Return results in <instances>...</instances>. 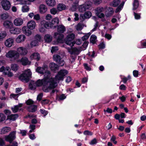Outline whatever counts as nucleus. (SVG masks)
<instances>
[{
  "label": "nucleus",
  "mask_w": 146,
  "mask_h": 146,
  "mask_svg": "<svg viewBox=\"0 0 146 146\" xmlns=\"http://www.w3.org/2000/svg\"><path fill=\"white\" fill-rule=\"evenodd\" d=\"M57 30L58 32L62 33L65 31L66 29L64 26L62 25H60L58 27Z\"/></svg>",
  "instance_id": "7c9ffc66"
},
{
  "label": "nucleus",
  "mask_w": 146,
  "mask_h": 146,
  "mask_svg": "<svg viewBox=\"0 0 146 146\" xmlns=\"http://www.w3.org/2000/svg\"><path fill=\"white\" fill-rule=\"evenodd\" d=\"M91 35L90 33L86 34L84 36L82 37V39L83 41H84L87 39Z\"/></svg>",
  "instance_id": "09e8293b"
},
{
  "label": "nucleus",
  "mask_w": 146,
  "mask_h": 146,
  "mask_svg": "<svg viewBox=\"0 0 146 146\" xmlns=\"http://www.w3.org/2000/svg\"><path fill=\"white\" fill-rule=\"evenodd\" d=\"M96 13V15L99 17L101 19H102V21H105V19L104 18L105 15L104 14L102 13Z\"/></svg>",
  "instance_id": "ea45409f"
},
{
  "label": "nucleus",
  "mask_w": 146,
  "mask_h": 146,
  "mask_svg": "<svg viewBox=\"0 0 146 146\" xmlns=\"http://www.w3.org/2000/svg\"><path fill=\"white\" fill-rule=\"evenodd\" d=\"M45 27H44L43 26H42L40 25V27L39 29V31H40L41 33H43L44 32L45 29Z\"/></svg>",
  "instance_id": "0e129e2a"
},
{
  "label": "nucleus",
  "mask_w": 146,
  "mask_h": 146,
  "mask_svg": "<svg viewBox=\"0 0 146 146\" xmlns=\"http://www.w3.org/2000/svg\"><path fill=\"white\" fill-rule=\"evenodd\" d=\"M21 10L23 13L27 12L29 11V6L27 5H24L22 7Z\"/></svg>",
  "instance_id": "e433bc0d"
},
{
  "label": "nucleus",
  "mask_w": 146,
  "mask_h": 146,
  "mask_svg": "<svg viewBox=\"0 0 146 146\" xmlns=\"http://www.w3.org/2000/svg\"><path fill=\"white\" fill-rule=\"evenodd\" d=\"M47 4L50 6H54L56 4V1L55 0H46Z\"/></svg>",
  "instance_id": "473e14b6"
},
{
  "label": "nucleus",
  "mask_w": 146,
  "mask_h": 146,
  "mask_svg": "<svg viewBox=\"0 0 146 146\" xmlns=\"http://www.w3.org/2000/svg\"><path fill=\"white\" fill-rule=\"evenodd\" d=\"M51 15L50 14H48L45 16V19L48 21L52 19Z\"/></svg>",
  "instance_id": "4d7b16f0"
},
{
  "label": "nucleus",
  "mask_w": 146,
  "mask_h": 146,
  "mask_svg": "<svg viewBox=\"0 0 146 146\" xmlns=\"http://www.w3.org/2000/svg\"><path fill=\"white\" fill-rule=\"evenodd\" d=\"M116 139V137L114 135H113L111 138V140L112 141L113 143L115 144H116L117 143V142L115 141Z\"/></svg>",
  "instance_id": "338daca9"
},
{
  "label": "nucleus",
  "mask_w": 146,
  "mask_h": 146,
  "mask_svg": "<svg viewBox=\"0 0 146 146\" xmlns=\"http://www.w3.org/2000/svg\"><path fill=\"white\" fill-rule=\"evenodd\" d=\"M33 19L34 20L36 21H39L40 19V15L38 14L35 15Z\"/></svg>",
  "instance_id": "603ef678"
},
{
  "label": "nucleus",
  "mask_w": 146,
  "mask_h": 146,
  "mask_svg": "<svg viewBox=\"0 0 146 146\" xmlns=\"http://www.w3.org/2000/svg\"><path fill=\"white\" fill-rule=\"evenodd\" d=\"M16 51L18 58L19 57L20 55L25 56L28 52V51L27 48L23 46H20L17 48Z\"/></svg>",
  "instance_id": "39448f33"
},
{
  "label": "nucleus",
  "mask_w": 146,
  "mask_h": 146,
  "mask_svg": "<svg viewBox=\"0 0 146 146\" xmlns=\"http://www.w3.org/2000/svg\"><path fill=\"white\" fill-rule=\"evenodd\" d=\"M43 96V94L42 93H40L39 94L37 97V100L38 101H40L42 98Z\"/></svg>",
  "instance_id": "774afa93"
},
{
  "label": "nucleus",
  "mask_w": 146,
  "mask_h": 146,
  "mask_svg": "<svg viewBox=\"0 0 146 146\" xmlns=\"http://www.w3.org/2000/svg\"><path fill=\"white\" fill-rule=\"evenodd\" d=\"M84 133L85 135H92V133L88 131H85L84 132Z\"/></svg>",
  "instance_id": "680f3d73"
},
{
  "label": "nucleus",
  "mask_w": 146,
  "mask_h": 146,
  "mask_svg": "<svg viewBox=\"0 0 146 146\" xmlns=\"http://www.w3.org/2000/svg\"><path fill=\"white\" fill-rule=\"evenodd\" d=\"M40 25L46 28H48L50 26L49 23L44 20L41 21Z\"/></svg>",
  "instance_id": "72a5a7b5"
},
{
  "label": "nucleus",
  "mask_w": 146,
  "mask_h": 146,
  "mask_svg": "<svg viewBox=\"0 0 146 146\" xmlns=\"http://www.w3.org/2000/svg\"><path fill=\"white\" fill-rule=\"evenodd\" d=\"M11 68L13 70L16 71L19 69V66L16 64H13L11 65Z\"/></svg>",
  "instance_id": "49530a36"
},
{
  "label": "nucleus",
  "mask_w": 146,
  "mask_h": 146,
  "mask_svg": "<svg viewBox=\"0 0 146 146\" xmlns=\"http://www.w3.org/2000/svg\"><path fill=\"white\" fill-rule=\"evenodd\" d=\"M58 50V47L57 46H52L51 50V52L52 53L55 52Z\"/></svg>",
  "instance_id": "052dcab7"
},
{
  "label": "nucleus",
  "mask_w": 146,
  "mask_h": 146,
  "mask_svg": "<svg viewBox=\"0 0 146 146\" xmlns=\"http://www.w3.org/2000/svg\"><path fill=\"white\" fill-rule=\"evenodd\" d=\"M10 69L9 67H7L5 68L3 66L0 68V71L3 72V73L6 75H7L9 77H11L13 76V74L10 71Z\"/></svg>",
  "instance_id": "1a4fd4ad"
},
{
  "label": "nucleus",
  "mask_w": 146,
  "mask_h": 146,
  "mask_svg": "<svg viewBox=\"0 0 146 146\" xmlns=\"http://www.w3.org/2000/svg\"><path fill=\"white\" fill-rule=\"evenodd\" d=\"M36 71L38 73L41 74H44L45 75L46 72H49L50 74V78L51 77V74L50 71L47 70V66H45L42 67H38L36 69Z\"/></svg>",
  "instance_id": "6e6552de"
},
{
  "label": "nucleus",
  "mask_w": 146,
  "mask_h": 146,
  "mask_svg": "<svg viewBox=\"0 0 146 146\" xmlns=\"http://www.w3.org/2000/svg\"><path fill=\"white\" fill-rule=\"evenodd\" d=\"M31 74L32 73L30 70L27 69L25 70L23 73L20 75L19 78L23 82H27L29 81Z\"/></svg>",
  "instance_id": "f03ea898"
},
{
  "label": "nucleus",
  "mask_w": 146,
  "mask_h": 146,
  "mask_svg": "<svg viewBox=\"0 0 146 146\" xmlns=\"http://www.w3.org/2000/svg\"><path fill=\"white\" fill-rule=\"evenodd\" d=\"M54 37L56 38L58 37L57 39V41L58 43H61L63 42V35L62 34H59L57 33H54Z\"/></svg>",
  "instance_id": "412c9836"
},
{
  "label": "nucleus",
  "mask_w": 146,
  "mask_h": 146,
  "mask_svg": "<svg viewBox=\"0 0 146 146\" xmlns=\"http://www.w3.org/2000/svg\"><path fill=\"white\" fill-rule=\"evenodd\" d=\"M113 12V11L112 9L110 7H108L107 11L106 12V16L108 17L110 16L112 14Z\"/></svg>",
  "instance_id": "2f4dec72"
},
{
  "label": "nucleus",
  "mask_w": 146,
  "mask_h": 146,
  "mask_svg": "<svg viewBox=\"0 0 146 146\" xmlns=\"http://www.w3.org/2000/svg\"><path fill=\"white\" fill-rule=\"evenodd\" d=\"M125 2V1H122L119 5V12L123 9Z\"/></svg>",
  "instance_id": "bf43d9fd"
},
{
  "label": "nucleus",
  "mask_w": 146,
  "mask_h": 146,
  "mask_svg": "<svg viewBox=\"0 0 146 146\" xmlns=\"http://www.w3.org/2000/svg\"><path fill=\"white\" fill-rule=\"evenodd\" d=\"M104 11V9L102 7L98 8L96 10V13H100Z\"/></svg>",
  "instance_id": "864d4df0"
},
{
  "label": "nucleus",
  "mask_w": 146,
  "mask_h": 146,
  "mask_svg": "<svg viewBox=\"0 0 146 146\" xmlns=\"http://www.w3.org/2000/svg\"><path fill=\"white\" fill-rule=\"evenodd\" d=\"M54 60L57 63H58L60 66H62L64 64V62L61 56L58 54H55L53 56Z\"/></svg>",
  "instance_id": "9d476101"
},
{
  "label": "nucleus",
  "mask_w": 146,
  "mask_h": 146,
  "mask_svg": "<svg viewBox=\"0 0 146 146\" xmlns=\"http://www.w3.org/2000/svg\"><path fill=\"white\" fill-rule=\"evenodd\" d=\"M9 32L11 34L17 35L21 33V29L20 28L15 27L13 26L10 28Z\"/></svg>",
  "instance_id": "2eb2a0df"
},
{
  "label": "nucleus",
  "mask_w": 146,
  "mask_h": 146,
  "mask_svg": "<svg viewBox=\"0 0 146 146\" xmlns=\"http://www.w3.org/2000/svg\"><path fill=\"white\" fill-rule=\"evenodd\" d=\"M92 15V13L90 12H86L84 14V18L86 19L89 18Z\"/></svg>",
  "instance_id": "a18cd8bd"
},
{
  "label": "nucleus",
  "mask_w": 146,
  "mask_h": 146,
  "mask_svg": "<svg viewBox=\"0 0 146 146\" xmlns=\"http://www.w3.org/2000/svg\"><path fill=\"white\" fill-rule=\"evenodd\" d=\"M49 67L52 70L55 71L58 69V66L54 63H51L50 64Z\"/></svg>",
  "instance_id": "f704fd0d"
},
{
  "label": "nucleus",
  "mask_w": 146,
  "mask_h": 146,
  "mask_svg": "<svg viewBox=\"0 0 146 146\" xmlns=\"http://www.w3.org/2000/svg\"><path fill=\"white\" fill-rule=\"evenodd\" d=\"M22 105V104H20L18 105L14 106L11 108L12 110L13 113H16L18 111L19 108L21 107Z\"/></svg>",
  "instance_id": "c85d7f7f"
},
{
  "label": "nucleus",
  "mask_w": 146,
  "mask_h": 146,
  "mask_svg": "<svg viewBox=\"0 0 146 146\" xmlns=\"http://www.w3.org/2000/svg\"><path fill=\"white\" fill-rule=\"evenodd\" d=\"M44 39L45 41L47 43H49L52 40V37L49 34H46L44 37Z\"/></svg>",
  "instance_id": "cd10ccee"
},
{
  "label": "nucleus",
  "mask_w": 146,
  "mask_h": 146,
  "mask_svg": "<svg viewBox=\"0 0 146 146\" xmlns=\"http://www.w3.org/2000/svg\"><path fill=\"white\" fill-rule=\"evenodd\" d=\"M1 5L3 9L5 10H9L11 7L10 2L7 0H3L1 2Z\"/></svg>",
  "instance_id": "f8f14e48"
},
{
  "label": "nucleus",
  "mask_w": 146,
  "mask_h": 146,
  "mask_svg": "<svg viewBox=\"0 0 146 146\" xmlns=\"http://www.w3.org/2000/svg\"><path fill=\"white\" fill-rule=\"evenodd\" d=\"M19 2L20 4L21 5H25L27 4V1L25 0H15Z\"/></svg>",
  "instance_id": "5fc2aeb1"
},
{
  "label": "nucleus",
  "mask_w": 146,
  "mask_h": 146,
  "mask_svg": "<svg viewBox=\"0 0 146 146\" xmlns=\"http://www.w3.org/2000/svg\"><path fill=\"white\" fill-rule=\"evenodd\" d=\"M68 73V72L65 70H61L58 73L57 75L55 76V78H54L57 83V81L63 80L64 77ZM57 85V84H56Z\"/></svg>",
  "instance_id": "20e7f679"
},
{
  "label": "nucleus",
  "mask_w": 146,
  "mask_h": 146,
  "mask_svg": "<svg viewBox=\"0 0 146 146\" xmlns=\"http://www.w3.org/2000/svg\"><path fill=\"white\" fill-rule=\"evenodd\" d=\"M15 131H13L11 132L9 135L5 136V139L10 143L15 138Z\"/></svg>",
  "instance_id": "ddd939ff"
},
{
  "label": "nucleus",
  "mask_w": 146,
  "mask_h": 146,
  "mask_svg": "<svg viewBox=\"0 0 146 146\" xmlns=\"http://www.w3.org/2000/svg\"><path fill=\"white\" fill-rule=\"evenodd\" d=\"M18 117V115L17 114H11L8 115L7 117V119L11 120L14 121Z\"/></svg>",
  "instance_id": "c756f323"
},
{
  "label": "nucleus",
  "mask_w": 146,
  "mask_h": 146,
  "mask_svg": "<svg viewBox=\"0 0 146 146\" xmlns=\"http://www.w3.org/2000/svg\"><path fill=\"white\" fill-rule=\"evenodd\" d=\"M11 130V128L7 127H4L0 130V134H6Z\"/></svg>",
  "instance_id": "393cba45"
},
{
  "label": "nucleus",
  "mask_w": 146,
  "mask_h": 146,
  "mask_svg": "<svg viewBox=\"0 0 146 146\" xmlns=\"http://www.w3.org/2000/svg\"><path fill=\"white\" fill-rule=\"evenodd\" d=\"M96 36L95 35H92L90 39V42L93 44H94L96 41Z\"/></svg>",
  "instance_id": "a19ab883"
},
{
  "label": "nucleus",
  "mask_w": 146,
  "mask_h": 146,
  "mask_svg": "<svg viewBox=\"0 0 146 146\" xmlns=\"http://www.w3.org/2000/svg\"><path fill=\"white\" fill-rule=\"evenodd\" d=\"M57 8L59 11H60L65 10L66 8V7L64 4L60 3L57 6Z\"/></svg>",
  "instance_id": "bb28decb"
},
{
  "label": "nucleus",
  "mask_w": 146,
  "mask_h": 146,
  "mask_svg": "<svg viewBox=\"0 0 146 146\" xmlns=\"http://www.w3.org/2000/svg\"><path fill=\"white\" fill-rule=\"evenodd\" d=\"M6 118V116L4 114L2 113H0V123L4 121Z\"/></svg>",
  "instance_id": "de8ad7c7"
},
{
  "label": "nucleus",
  "mask_w": 146,
  "mask_h": 146,
  "mask_svg": "<svg viewBox=\"0 0 146 146\" xmlns=\"http://www.w3.org/2000/svg\"><path fill=\"white\" fill-rule=\"evenodd\" d=\"M36 26V22L33 20H31L28 22L27 24V27L31 30L34 29Z\"/></svg>",
  "instance_id": "a211bd4d"
},
{
  "label": "nucleus",
  "mask_w": 146,
  "mask_h": 146,
  "mask_svg": "<svg viewBox=\"0 0 146 146\" xmlns=\"http://www.w3.org/2000/svg\"><path fill=\"white\" fill-rule=\"evenodd\" d=\"M35 84L37 86L42 85V89L46 92H48L50 90L55 88L57 86L54 79L53 78H50V74L48 72H46L44 75L43 79L38 80Z\"/></svg>",
  "instance_id": "f257e3e1"
},
{
  "label": "nucleus",
  "mask_w": 146,
  "mask_h": 146,
  "mask_svg": "<svg viewBox=\"0 0 146 146\" xmlns=\"http://www.w3.org/2000/svg\"><path fill=\"white\" fill-rule=\"evenodd\" d=\"M97 143V139L96 138H94L90 142V144L91 145H93L96 144Z\"/></svg>",
  "instance_id": "6e6d98bb"
},
{
  "label": "nucleus",
  "mask_w": 146,
  "mask_h": 146,
  "mask_svg": "<svg viewBox=\"0 0 146 146\" xmlns=\"http://www.w3.org/2000/svg\"><path fill=\"white\" fill-rule=\"evenodd\" d=\"M29 58L31 60H35L38 61L40 59V56L39 53L37 52H35L30 56Z\"/></svg>",
  "instance_id": "f3484780"
},
{
  "label": "nucleus",
  "mask_w": 146,
  "mask_h": 146,
  "mask_svg": "<svg viewBox=\"0 0 146 146\" xmlns=\"http://www.w3.org/2000/svg\"><path fill=\"white\" fill-rule=\"evenodd\" d=\"M92 3L90 1H88L84 4L80 5L78 9L80 12H84L87 10L90 9L92 7Z\"/></svg>",
  "instance_id": "7ed1b4c3"
},
{
  "label": "nucleus",
  "mask_w": 146,
  "mask_h": 146,
  "mask_svg": "<svg viewBox=\"0 0 146 146\" xmlns=\"http://www.w3.org/2000/svg\"><path fill=\"white\" fill-rule=\"evenodd\" d=\"M47 10V8L46 5L44 4L40 5L39 8V11L40 13L44 14L46 13Z\"/></svg>",
  "instance_id": "5701e85b"
},
{
  "label": "nucleus",
  "mask_w": 146,
  "mask_h": 146,
  "mask_svg": "<svg viewBox=\"0 0 146 146\" xmlns=\"http://www.w3.org/2000/svg\"><path fill=\"white\" fill-rule=\"evenodd\" d=\"M16 61L17 62L21 63L24 66L29 65L31 63V62L29 60L28 58L25 57H22L21 59L17 60Z\"/></svg>",
  "instance_id": "9b49d317"
},
{
  "label": "nucleus",
  "mask_w": 146,
  "mask_h": 146,
  "mask_svg": "<svg viewBox=\"0 0 146 146\" xmlns=\"http://www.w3.org/2000/svg\"><path fill=\"white\" fill-rule=\"evenodd\" d=\"M26 38L25 36L24 35H20L17 37L15 41L17 43H21L25 40Z\"/></svg>",
  "instance_id": "4be33fe9"
},
{
  "label": "nucleus",
  "mask_w": 146,
  "mask_h": 146,
  "mask_svg": "<svg viewBox=\"0 0 146 146\" xmlns=\"http://www.w3.org/2000/svg\"><path fill=\"white\" fill-rule=\"evenodd\" d=\"M68 52L71 55L75 54L77 55L80 53L82 50L80 48H74L72 49L68 48Z\"/></svg>",
  "instance_id": "4468645a"
},
{
  "label": "nucleus",
  "mask_w": 146,
  "mask_h": 146,
  "mask_svg": "<svg viewBox=\"0 0 146 146\" xmlns=\"http://www.w3.org/2000/svg\"><path fill=\"white\" fill-rule=\"evenodd\" d=\"M50 12L52 14L55 15L56 14H58L59 11L57 8H53L50 9Z\"/></svg>",
  "instance_id": "58836bf2"
},
{
  "label": "nucleus",
  "mask_w": 146,
  "mask_h": 146,
  "mask_svg": "<svg viewBox=\"0 0 146 146\" xmlns=\"http://www.w3.org/2000/svg\"><path fill=\"white\" fill-rule=\"evenodd\" d=\"M7 58H13L15 60L18 59L16 53V51L15 50H10L6 53L5 55Z\"/></svg>",
  "instance_id": "0eeeda50"
},
{
  "label": "nucleus",
  "mask_w": 146,
  "mask_h": 146,
  "mask_svg": "<svg viewBox=\"0 0 146 146\" xmlns=\"http://www.w3.org/2000/svg\"><path fill=\"white\" fill-rule=\"evenodd\" d=\"M41 113L44 116H45L48 113L47 111H46L44 110L40 109V110Z\"/></svg>",
  "instance_id": "13d9d810"
},
{
  "label": "nucleus",
  "mask_w": 146,
  "mask_h": 146,
  "mask_svg": "<svg viewBox=\"0 0 146 146\" xmlns=\"http://www.w3.org/2000/svg\"><path fill=\"white\" fill-rule=\"evenodd\" d=\"M139 3L137 0H134L133 3V10H135L137 9L139 6Z\"/></svg>",
  "instance_id": "79ce46f5"
},
{
  "label": "nucleus",
  "mask_w": 146,
  "mask_h": 146,
  "mask_svg": "<svg viewBox=\"0 0 146 146\" xmlns=\"http://www.w3.org/2000/svg\"><path fill=\"white\" fill-rule=\"evenodd\" d=\"M37 107L35 105H31L28 107V110L31 112H34L36 110Z\"/></svg>",
  "instance_id": "c9c22d12"
},
{
  "label": "nucleus",
  "mask_w": 146,
  "mask_h": 146,
  "mask_svg": "<svg viewBox=\"0 0 146 146\" xmlns=\"http://www.w3.org/2000/svg\"><path fill=\"white\" fill-rule=\"evenodd\" d=\"M133 74L134 77H137L139 74L138 71L137 70H134L133 72Z\"/></svg>",
  "instance_id": "e2e57ef3"
},
{
  "label": "nucleus",
  "mask_w": 146,
  "mask_h": 146,
  "mask_svg": "<svg viewBox=\"0 0 146 146\" xmlns=\"http://www.w3.org/2000/svg\"><path fill=\"white\" fill-rule=\"evenodd\" d=\"M21 94V93L17 94H13L10 95V98H14L15 99H16L18 97L19 95Z\"/></svg>",
  "instance_id": "8fccbe9b"
},
{
  "label": "nucleus",
  "mask_w": 146,
  "mask_h": 146,
  "mask_svg": "<svg viewBox=\"0 0 146 146\" xmlns=\"http://www.w3.org/2000/svg\"><path fill=\"white\" fill-rule=\"evenodd\" d=\"M7 35V33L5 32H0V41H2L6 37Z\"/></svg>",
  "instance_id": "4c0bfd02"
},
{
  "label": "nucleus",
  "mask_w": 146,
  "mask_h": 146,
  "mask_svg": "<svg viewBox=\"0 0 146 146\" xmlns=\"http://www.w3.org/2000/svg\"><path fill=\"white\" fill-rule=\"evenodd\" d=\"M134 14L135 18L136 19H140V15L138 14L135 12H134Z\"/></svg>",
  "instance_id": "69168bd1"
},
{
  "label": "nucleus",
  "mask_w": 146,
  "mask_h": 146,
  "mask_svg": "<svg viewBox=\"0 0 146 146\" xmlns=\"http://www.w3.org/2000/svg\"><path fill=\"white\" fill-rule=\"evenodd\" d=\"M59 23V19L57 17H55L53 19L50 24V27H53L56 28V26Z\"/></svg>",
  "instance_id": "aec40b11"
},
{
  "label": "nucleus",
  "mask_w": 146,
  "mask_h": 146,
  "mask_svg": "<svg viewBox=\"0 0 146 146\" xmlns=\"http://www.w3.org/2000/svg\"><path fill=\"white\" fill-rule=\"evenodd\" d=\"M23 20L20 18H18L15 19L13 21L14 25L17 26L21 25L23 23Z\"/></svg>",
  "instance_id": "6ab92c4d"
},
{
  "label": "nucleus",
  "mask_w": 146,
  "mask_h": 146,
  "mask_svg": "<svg viewBox=\"0 0 146 146\" xmlns=\"http://www.w3.org/2000/svg\"><path fill=\"white\" fill-rule=\"evenodd\" d=\"M75 36V35L74 33H71L68 35L66 38V43L71 46H73L75 43L72 41L74 39Z\"/></svg>",
  "instance_id": "423d86ee"
},
{
  "label": "nucleus",
  "mask_w": 146,
  "mask_h": 146,
  "mask_svg": "<svg viewBox=\"0 0 146 146\" xmlns=\"http://www.w3.org/2000/svg\"><path fill=\"white\" fill-rule=\"evenodd\" d=\"M119 5V0H114L110 3V5L116 7Z\"/></svg>",
  "instance_id": "c03bdc74"
},
{
  "label": "nucleus",
  "mask_w": 146,
  "mask_h": 146,
  "mask_svg": "<svg viewBox=\"0 0 146 146\" xmlns=\"http://www.w3.org/2000/svg\"><path fill=\"white\" fill-rule=\"evenodd\" d=\"M14 42V39L12 38H10L5 41L4 44L8 48H10L13 45Z\"/></svg>",
  "instance_id": "dca6fc26"
},
{
  "label": "nucleus",
  "mask_w": 146,
  "mask_h": 146,
  "mask_svg": "<svg viewBox=\"0 0 146 146\" xmlns=\"http://www.w3.org/2000/svg\"><path fill=\"white\" fill-rule=\"evenodd\" d=\"M1 18L3 20H5L6 19H8L9 17V15L8 13H4L1 14L0 15Z\"/></svg>",
  "instance_id": "37998d69"
},
{
  "label": "nucleus",
  "mask_w": 146,
  "mask_h": 146,
  "mask_svg": "<svg viewBox=\"0 0 146 146\" xmlns=\"http://www.w3.org/2000/svg\"><path fill=\"white\" fill-rule=\"evenodd\" d=\"M38 41L34 40L32 41L30 44L32 47L38 45Z\"/></svg>",
  "instance_id": "3c124183"
},
{
  "label": "nucleus",
  "mask_w": 146,
  "mask_h": 146,
  "mask_svg": "<svg viewBox=\"0 0 146 146\" xmlns=\"http://www.w3.org/2000/svg\"><path fill=\"white\" fill-rule=\"evenodd\" d=\"M84 27H86V26L82 23H79L75 26V28L77 31H80L82 30Z\"/></svg>",
  "instance_id": "a878e982"
},
{
  "label": "nucleus",
  "mask_w": 146,
  "mask_h": 146,
  "mask_svg": "<svg viewBox=\"0 0 146 146\" xmlns=\"http://www.w3.org/2000/svg\"><path fill=\"white\" fill-rule=\"evenodd\" d=\"M3 25L5 28L10 29V28L13 26V25L11 21H6L4 22Z\"/></svg>",
  "instance_id": "b1692460"
}]
</instances>
